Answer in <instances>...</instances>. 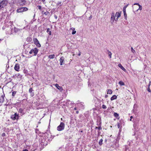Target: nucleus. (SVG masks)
Masks as SVG:
<instances>
[{"label": "nucleus", "instance_id": "nucleus-1", "mask_svg": "<svg viewBox=\"0 0 151 151\" xmlns=\"http://www.w3.org/2000/svg\"><path fill=\"white\" fill-rule=\"evenodd\" d=\"M7 0H3L0 2V9L4 8L8 3Z\"/></svg>", "mask_w": 151, "mask_h": 151}, {"label": "nucleus", "instance_id": "nucleus-2", "mask_svg": "<svg viewBox=\"0 0 151 151\" xmlns=\"http://www.w3.org/2000/svg\"><path fill=\"white\" fill-rule=\"evenodd\" d=\"M38 50L37 48H35L31 50L29 52V53L31 54H33V55L35 56L37 53Z\"/></svg>", "mask_w": 151, "mask_h": 151}, {"label": "nucleus", "instance_id": "nucleus-3", "mask_svg": "<svg viewBox=\"0 0 151 151\" xmlns=\"http://www.w3.org/2000/svg\"><path fill=\"white\" fill-rule=\"evenodd\" d=\"M28 9L27 7H22L17 9V12L18 13L22 12L27 11Z\"/></svg>", "mask_w": 151, "mask_h": 151}, {"label": "nucleus", "instance_id": "nucleus-4", "mask_svg": "<svg viewBox=\"0 0 151 151\" xmlns=\"http://www.w3.org/2000/svg\"><path fill=\"white\" fill-rule=\"evenodd\" d=\"M65 127V124L61 122L60 125L57 127V130L59 131H61L63 130Z\"/></svg>", "mask_w": 151, "mask_h": 151}, {"label": "nucleus", "instance_id": "nucleus-5", "mask_svg": "<svg viewBox=\"0 0 151 151\" xmlns=\"http://www.w3.org/2000/svg\"><path fill=\"white\" fill-rule=\"evenodd\" d=\"M18 3L20 6H24L27 3L26 0H18Z\"/></svg>", "mask_w": 151, "mask_h": 151}, {"label": "nucleus", "instance_id": "nucleus-6", "mask_svg": "<svg viewBox=\"0 0 151 151\" xmlns=\"http://www.w3.org/2000/svg\"><path fill=\"white\" fill-rule=\"evenodd\" d=\"M19 117V116L18 114H17V113L14 114V115H11V118L13 120H15V119H18Z\"/></svg>", "mask_w": 151, "mask_h": 151}, {"label": "nucleus", "instance_id": "nucleus-7", "mask_svg": "<svg viewBox=\"0 0 151 151\" xmlns=\"http://www.w3.org/2000/svg\"><path fill=\"white\" fill-rule=\"evenodd\" d=\"M34 44L36 45V46L38 47H41V45L39 43V41L36 38H34L33 39Z\"/></svg>", "mask_w": 151, "mask_h": 151}, {"label": "nucleus", "instance_id": "nucleus-8", "mask_svg": "<svg viewBox=\"0 0 151 151\" xmlns=\"http://www.w3.org/2000/svg\"><path fill=\"white\" fill-rule=\"evenodd\" d=\"M115 15L114 13H112L111 14V23H113L115 19Z\"/></svg>", "mask_w": 151, "mask_h": 151}, {"label": "nucleus", "instance_id": "nucleus-9", "mask_svg": "<svg viewBox=\"0 0 151 151\" xmlns=\"http://www.w3.org/2000/svg\"><path fill=\"white\" fill-rule=\"evenodd\" d=\"M64 58L62 56L60 59V65H62L64 63Z\"/></svg>", "mask_w": 151, "mask_h": 151}, {"label": "nucleus", "instance_id": "nucleus-10", "mask_svg": "<svg viewBox=\"0 0 151 151\" xmlns=\"http://www.w3.org/2000/svg\"><path fill=\"white\" fill-rule=\"evenodd\" d=\"M19 65L18 64H16L14 67V70L17 71H19Z\"/></svg>", "mask_w": 151, "mask_h": 151}, {"label": "nucleus", "instance_id": "nucleus-11", "mask_svg": "<svg viewBox=\"0 0 151 151\" xmlns=\"http://www.w3.org/2000/svg\"><path fill=\"white\" fill-rule=\"evenodd\" d=\"M55 86L60 91H62L63 89L61 86H60L58 85V84H56L55 85Z\"/></svg>", "mask_w": 151, "mask_h": 151}, {"label": "nucleus", "instance_id": "nucleus-12", "mask_svg": "<svg viewBox=\"0 0 151 151\" xmlns=\"http://www.w3.org/2000/svg\"><path fill=\"white\" fill-rule=\"evenodd\" d=\"M4 97H5V95L4 94L3 95H2L0 97V102L1 103H3L4 101Z\"/></svg>", "mask_w": 151, "mask_h": 151}, {"label": "nucleus", "instance_id": "nucleus-13", "mask_svg": "<svg viewBox=\"0 0 151 151\" xmlns=\"http://www.w3.org/2000/svg\"><path fill=\"white\" fill-rule=\"evenodd\" d=\"M118 66L122 69L123 71L125 72L126 71V69L124 68V67L121 64L118 65Z\"/></svg>", "mask_w": 151, "mask_h": 151}, {"label": "nucleus", "instance_id": "nucleus-14", "mask_svg": "<svg viewBox=\"0 0 151 151\" xmlns=\"http://www.w3.org/2000/svg\"><path fill=\"white\" fill-rule=\"evenodd\" d=\"M115 17H116L117 18L121 16V14L119 12H117L115 14Z\"/></svg>", "mask_w": 151, "mask_h": 151}, {"label": "nucleus", "instance_id": "nucleus-15", "mask_svg": "<svg viewBox=\"0 0 151 151\" xmlns=\"http://www.w3.org/2000/svg\"><path fill=\"white\" fill-rule=\"evenodd\" d=\"M55 55L54 54L50 55L48 56V58L50 59H53L55 57Z\"/></svg>", "mask_w": 151, "mask_h": 151}, {"label": "nucleus", "instance_id": "nucleus-16", "mask_svg": "<svg viewBox=\"0 0 151 151\" xmlns=\"http://www.w3.org/2000/svg\"><path fill=\"white\" fill-rule=\"evenodd\" d=\"M73 30V32L72 33V34L73 35L75 34L76 33V31L75 30V29L74 28H70V30Z\"/></svg>", "mask_w": 151, "mask_h": 151}, {"label": "nucleus", "instance_id": "nucleus-17", "mask_svg": "<svg viewBox=\"0 0 151 151\" xmlns=\"http://www.w3.org/2000/svg\"><path fill=\"white\" fill-rule=\"evenodd\" d=\"M116 98L117 96L115 95H114L112 97H111V100L112 101L116 99Z\"/></svg>", "mask_w": 151, "mask_h": 151}, {"label": "nucleus", "instance_id": "nucleus-18", "mask_svg": "<svg viewBox=\"0 0 151 151\" xmlns=\"http://www.w3.org/2000/svg\"><path fill=\"white\" fill-rule=\"evenodd\" d=\"M112 92L111 89H108L107 92V93L109 94H111L112 93Z\"/></svg>", "mask_w": 151, "mask_h": 151}, {"label": "nucleus", "instance_id": "nucleus-19", "mask_svg": "<svg viewBox=\"0 0 151 151\" xmlns=\"http://www.w3.org/2000/svg\"><path fill=\"white\" fill-rule=\"evenodd\" d=\"M16 93H17V91H14L12 92V98H13L14 97L15 94Z\"/></svg>", "mask_w": 151, "mask_h": 151}, {"label": "nucleus", "instance_id": "nucleus-20", "mask_svg": "<svg viewBox=\"0 0 151 151\" xmlns=\"http://www.w3.org/2000/svg\"><path fill=\"white\" fill-rule=\"evenodd\" d=\"M108 54L109 55V56L110 58H111V54H112L111 53V52H110V51H109L108 50Z\"/></svg>", "mask_w": 151, "mask_h": 151}, {"label": "nucleus", "instance_id": "nucleus-21", "mask_svg": "<svg viewBox=\"0 0 151 151\" xmlns=\"http://www.w3.org/2000/svg\"><path fill=\"white\" fill-rule=\"evenodd\" d=\"M119 84L121 86H124V83L122 82V81H120L119 82Z\"/></svg>", "mask_w": 151, "mask_h": 151}, {"label": "nucleus", "instance_id": "nucleus-22", "mask_svg": "<svg viewBox=\"0 0 151 151\" xmlns=\"http://www.w3.org/2000/svg\"><path fill=\"white\" fill-rule=\"evenodd\" d=\"M114 116L116 118L118 117L119 116V114L116 113H114Z\"/></svg>", "mask_w": 151, "mask_h": 151}, {"label": "nucleus", "instance_id": "nucleus-23", "mask_svg": "<svg viewBox=\"0 0 151 151\" xmlns=\"http://www.w3.org/2000/svg\"><path fill=\"white\" fill-rule=\"evenodd\" d=\"M103 140L102 139H101L99 142V145H101L102 143Z\"/></svg>", "mask_w": 151, "mask_h": 151}, {"label": "nucleus", "instance_id": "nucleus-24", "mask_svg": "<svg viewBox=\"0 0 151 151\" xmlns=\"http://www.w3.org/2000/svg\"><path fill=\"white\" fill-rule=\"evenodd\" d=\"M131 52H133V53H134L135 52V50H134V49H133L132 47L131 48Z\"/></svg>", "mask_w": 151, "mask_h": 151}, {"label": "nucleus", "instance_id": "nucleus-25", "mask_svg": "<svg viewBox=\"0 0 151 151\" xmlns=\"http://www.w3.org/2000/svg\"><path fill=\"white\" fill-rule=\"evenodd\" d=\"M139 6V8L137 10V11H138V10H142V6L140 5Z\"/></svg>", "mask_w": 151, "mask_h": 151}, {"label": "nucleus", "instance_id": "nucleus-26", "mask_svg": "<svg viewBox=\"0 0 151 151\" xmlns=\"http://www.w3.org/2000/svg\"><path fill=\"white\" fill-rule=\"evenodd\" d=\"M102 108L104 109H106V107L105 105H103L102 106Z\"/></svg>", "mask_w": 151, "mask_h": 151}, {"label": "nucleus", "instance_id": "nucleus-27", "mask_svg": "<svg viewBox=\"0 0 151 151\" xmlns=\"http://www.w3.org/2000/svg\"><path fill=\"white\" fill-rule=\"evenodd\" d=\"M23 111V110L22 109H20L19 110V112L21 113Z\"/></svg>", "mask_w": 151, "mask_h": 151}, {"label": "nucleus", "instance_id": "nucleus-28", "mask_svg": "<svg viewBox=\"0 0 151 151\" xmlns=\"http://www.w3.org/2000/svg\"><path fill=\"white\" fill-rule=\"evenodd\" d=\"M147 91L150 92H151V90H150V88L149 87H148V88H147Z\"/></svg>", "mask_w": 151, "mask_h": 151}, {"label": "nucleus", "instance_id": "nucleus-29", "mask_svg": "<svg viewBox=\"0 0 151 151\" xmlns=\"http://www.w3.org/2000/svg\"><path fill=\"white\" fill-rule=\"evenodd\" d=\"M95 128H96V129H98L99 130L101 129V127H96Z\"/></svg>", "mask_w": 151, "mask_h": 151}, {"label": "nucleus", "instance_id": "nucleus-30", "mask_svg": "<svg viewBox=\"0 0 151 151\" xmlns=\"http://www.w3.org/2000/svg\"><path fill=\"white\" fill-rule=\"evenodd\" d=\"M14 29H15V31L16 32V31H18V30L19 31H20V29H17L16 28H14Z\"/></svg>", "mask_w": 151, "mask_h": 151}, {"label": "nucleus", "instance_id": "nucleus-31", "mask_svg": "<svg viewBox=\"0 0 151 151\" xmlns=\"http://www.w3.org/2000/svg\"><path fill=\"white\" fill-rule=\"evenodd\" d=\"M2 136V137H4L6 135V134H5V133H3L2 134V135H1Z\"/></svg>", "mask_w": 151, "mask_h": 151}, {"label": "nucleus", "instance_id": "nucleus-32", "mask_svg": "<svg viewBox=\"0 0 151 151\" xmlns=\"http://www.w3.org/2000/svg\"><path fill=\"white\" fill-rule=\"evenodd\" d=\"M126 7H124L123 9V12H126Z\"/></svg>", "mask_w": 151, "mask_h": 151}, {"label": "nucleus", "instance_id": "nucleus-33", "mask_svg": "<svg viewBox=\"0 0 151 151\" xmlns=\"http://www.w3.org/2000/svg\"><path fill=\"white\" fill-rule=\"evenodd\" d=\"M38 7L39 9L41 10L42 7L41 6H38Z\"/></svg>", "mask_w": 151, "mask_h": 151}, {"label": "nucleus", "instance_id": "nucleus-34", "mask_svg": "<svg viewBox=\"0 0 151 151\" xmlns=\"http://www.w3.org/2000/svg\"><path fill=\"white\" fill-rule=\"evenodd\" d=\"M50 28H47V32H48L50 31Z\"/></svg>", "mask_w": 151, "mask_h": 151}, {"label": "nucleus", "instance_id": "nucleus-35", "mask_svg": "<svg viewBox=\"0 0 151 151\" xmlns=\"http://www.w3.org/2000/svg\"><path fill=\"white\" fill-rule=\"evenodd\" d=\"M32 88H30L29 90V92H32Z\"/></svg>", "mask_w": 151, "mask_h": 151}, {"label": "nucleus", "instance_id": "nucleus-36", "mask_svg": "<svg viewBox=\"0 0 151 151\" xmlns=\"http://www.w3.org/2000/svg\"><path fill=\"white\" fill-rule=\"evenodd\" d=\"M134 5H138V6H139V5H140V4H139V3H134Z\"/></svg>", "mask_w": 151, "mask_h": 151}, {"label": "nucleus", "instance_id": "nucleus-37", "mask_svg": "<svg viewBox=\"0 0 151 151\" xmlns=\"http://www.w3.org/2000/svg\"><path fill=\"white\" fill-rule=\"evenodd\" d=\"M124 12V16H127V14H126V12Z\"/></svg>", "mask_w": 151, "mask_h": 151}, {"label": "nucleus", "instance_id": "nucleus-38", "mask_svg": "<svg viewBox=\"0 0 151 151\" xmlns=\"http://www.w3.org/2000/svg\"><path fill=\"white\" fill-rule=\"evenodd\" d=\"M133 118V117L132 116H130V121H132V119Z\"/></svg>", "mask_w": 151, "mask_h": 151}, {"label": "nucleus", "instance_id": "nucleus-39", "mask_svg": "<svg viewBox=\"0 0 151 151\" xmlns=\"http://www.w3.org/2000/svg\"><path fill=\"white\" fill-rule=\"evenodd\" d=\"M48 33L50 35H51V31H50Z\"/></svg>", "mask_w": 151, "mask_h": 151}, {"label": "nucleus", "instance_id": "nucleus-40", "mask_svg": "<svg viewBox=\"0 0 151 151\" xmlns=\"http://www.w3.org/2000/svg\"><path fill=\"white\" fill-rule=\"evenodd\" d=\"M118 18L117 17H116L115 18V19H114V20L115 21H117V19H118Z\"/></svg>", "mask_w": 151, "mask_h": 151}, {"label": "nucleus", "instance_id": "nucleus-41", "mask_svg": "<svg viewBox=\"0 0 151 151\" xmlns=\"http://www.w3.org/2000/svg\"><path fill=\"white\" fill-rule=\"evenodd\" d=\"M117 124H118V125H117V126H118V128H119V127H120L119 124V123H117Z\"/></svg>", "mask_w": 151, "mask_h": 151}, {"label": "nucleus", "instance_id": "nucleus-42", "mask_svg": "<svg viewBox=\"0 0 151 151\" xmlns=\"http://www.w3.org/2000/svg\"><path fill=\"white\" fill-rule=\"evenodd\" d=\"M81 55V53L80 52H79V53L78 54V56H80Z\"/></svg>", "mask_w": 151, "mask_h": 151}, {"label": "nucleus", "instance_id": "nucleus-43", "mask_svg": "<svg viewBox=\"0 0 151 151\" xmlns=\"http://www.w3.org/2000/svg\"><path fill=\"white\" fill-rule=\"evenodd\" d=\"M54 17L55 19H57V16L56 15H55L54 16Z\"/></svg>", "mask_w": 151, "mask_h": 151}, {"label": "nucleus", "instance_id": "nucleus-44", "mask_svg": "<svg viewBox=\"0 0 151 151\" xmlns=\"http://www.w3.org/2000/svg\"><path fill=\"white\" fill-rule=\"evenodd\" d=\"M128 4H127L126 6H125L124 7H126V8L127 6H128Z\"/></svg>", "mask_w": 151, "mask_h": 151}, {"label": "nucleus", "instance_id": "nucleus-45", "mask_svg": "<svg viewBox=\"0 0 151 151\" xmlns=\"http://www.w3.org/2000/svg\"><path fill=\"white\" fill-rule=\"evenodd\" d=\"M150 84L149 83V84L148 85V87H150Z\"/></svg>", "mask_w": 151, "mask_h": 151}, {"label": "nucleus", "instance_id": "nucleus-46", "mask_svg": "<svg viewBox=\"0 0 151 151\" xmlns=\"http://www.w3.org/2000/svg\"><path fill=\"white\" fill-rule=\"evenodd\" d=\"M108 96L107 95H106L105 96V98H107Z\"/></svg>", "mask_w": 151, "mask_h": 151}, {"label": "nucleus", "instance_id": "nucleus-47", "mask_svg": "<svg viewBox=\"0 0 151 151\" xmlns=\"http://www.w3.org/2000/svg\"><path fill=\"white\" fill-rule=\"evenodd\" d=\"M79 113V112L78 111H76V113L77 114H78Z\"/></svg>", "mask_w": 151, "mask_h": 151}, {"label": "nucleus", "instance_id": "nucleus-48", "mask_svg": "<svg viewBox=\"0 0 151 151\" xmlns=\"http://www.w3.org/2000/svg\"><path fill=\"white\" fill-rule=\"evenodd\" d=\"M23 151H28L27 150H24Z\"/></svg>", "mask_w": 151, "mask_h": 151}, {"label": "nucleus", "instance_id": "nucleus-49", "mask_svg": "<svg viewBox=\"0 0 151 151\" xmlns=\"http://www.w3.org/2000/svg\"><path fill=\"white\" fill-rule=\"evenodd\" d=\"M76 109H76V107H75V108H74V109L75 110H76Z\"/></svg>", "mask_w": 151, "mask_h": 151}, {"label": "nucleus", "instance_id": "nucleus-50", "mask_svg": "<svg viewBox=\"0 0 151 151\" xmlns=\"http://www.w3.org/2000/svg\"><path fill=\"white\" fill-rule=\"evenodd\" d=\"M61 2H60V3H58V4H61Z\"/></svg>", "mask_w": 151, "mask_h": 151}, {"label": "nucleus", "instance_id": "nucleus-51", "mask_svg": "<svg viewBox=\"0 0 151 151\" xmlns=\"http://www.w3.org/2000/svg\"><path fill=\"white\" fill-rule=\"evenodd\" d=\"M151 83V81H149V83L150 84V83Z\"/></svg>", "mask_w": 151, "mask_h": 151}, {"label": "nucleus", "instance_id": "nucleus-52", "mask_svg": "<svg viewBox=\"0 0 151 151\" xmlns=\"http://www.w3.org/2000/svg\"><path fill=\"white\" fill-rule=\"evenodd\" d=\"M42 1H45V0H42Z\"/></svg>", "mask_w": 151, "mask_h": 151}, {"label": "nucleus", "instance_id": "nucleus-53", "mask_svg": "<svg viewBox=\"0 0 151 151\" xmlns=\"http://www.w3.org/2000/svg\"><path fill=\"white\" fill-rule=\"evenodd\" d=\"M81 132H82V131H81Z\"/></svg>", "mask_w": 151, "mask_h": 151}]
</instances>
